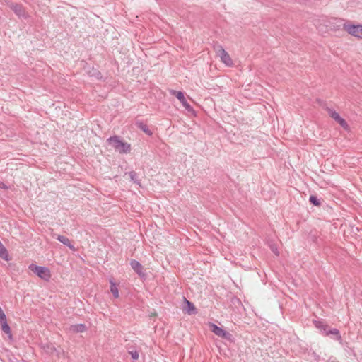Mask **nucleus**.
<instances>
[{
    "instance_id": "obj_1",
    "label": "nucleus",
    "mask_w": 362,
    "mask_h": 362,
    "mask_svg": "<svg viewBox=\"0 0 362 362\" xmlns=\"http://www.w3.org/2000/svg\"><path fill=\"white\" fill-rule=\"evenodd\" d=\"M108 144L119 153H128L131 151V145L122 141L119 136H113L107 139Z\"/></svg>"
},
{
    "instance_id": "obj_26",
    "label": "nucleus",
    "mask_w": 362,
    "mask_h": 362,
    "mask_svg": "<svg viewBox=\"0 0 362 362\" xmlns=\"http://www.w3.org/2000/svg\"><path fill=\"white\" fill-rule=\"evenodd\" d=\"M17 7H18L17 5L13 6V11H15V13H17L18 11V9H17Z\"/></svg>"
},
{
    "instance_id": "obj_18",
    "label": "nucleus",
    "mask_w": 362,
    "mask_h": 362,
    "mask_svg": "<svg viewBox=\"0 0 362 362\" xmlns=\"http://www.w3.org/2000/svg\"><path fill=\"white\" fill-rule=\"evenodd\" d=\"M128 175H129V177L132 182L137 185H140L139 180L138 179V175L134 171H130L128 173Z\"/></svg>"
},
{
    "instance_id": "obj_10",
    "label": "nucleus",
    "mask_w": 362,
    "mask_h": 362,
    "mask_svg": "<svg viewBox=\"0 0 362 362\" xmlns=\"http://www.w3.org/2000/svg\"><path fill=\"white\" fill-rule=\"evenodd\" d=\"M110 291H111L112 294L113 295L115 298H119V290L117 288V285L114 282V281L112 279H110Z\"/></svg>"
},
{
    "instance_id": "obj_17",
    "label": "nucleus",
    "mask_w": 362,
    "mask_h": 362,
    "mask_svg": "<svg viewBox=\"0 0 362 362\" xmlns=\"http://www.w3.org/2000/svg\"><path fill=\"white\" fill-rule=\"evenodd\" d=\"M0 257L6 261H8L10 259L8 252L5 247L0 249Z\"/></svg>"
},
{
    "instance_id": "obj_13",
    "label": "nucleus",
    "mask_w": 362,
    "mask_h": 362,
    "mask_svg": "<svg viewBox=\"0 0 362 362\" xmlns=\"http://www.w3.org/2000/svg\"><path fill=\"white\" fill-rule=\"evenodd\" d=\"M71 329L75 332H83L86 330V326L83 324H77L71 326Z\"/></svg>"
},
{
    "instance_id": "obj_7",
    "label": "nucleus",
    "mask_w": 362,
    "mask_h": 362,
    "mask_svg": "<svg viewBox=\"0 0 362 362\" xmlns=\"http://www.w3.org/2000/svg\"><path fill=\"white\" fill-rule=\"evenodd\" d=\"M0 324L2 332L7 334L10 340H13V334L11 327L7 322L6 316L0 318Z\"/></svg>"
},
{
    "instance_id": "obj_21",
    "label": "nucleus",
    "mask_w": 362,
    "mask_h": 362,
    "mask_svg": "<svg viewBox=\"0 0 362 362\" xmlns=\"http://www.w3.org/2000/svg\"><path fill=\"white\" fill-rule=\"evenodd\" d=\"M129 353L133 361H136L139 358V352L136 350L129 351Z\"/></svg>"
},
{
    "instance_id": "obj_24",
    "label": "nucleus",
    "mask_w": 362,
    "mask_h": 362,
    "mask_svg": "<svg viewBox=\"0 0 362 362\" xmlns=\"http://www.w3.org/2000/svg\"><path fill=\"white\" fill-rule=\"evenodd\" d=\"M6 316L4 312L3 311V310L1 309V308L0 307V318L2 317H4Z\"/></svg>"
},
{
    "instance_id": "obj_8",
    "label": "nucleus",
    "mask_w": 362,
    "mask_h": 362,
    "mask_svg": "<svg viewBox=\"0 0 362 362\" xmlns=\"http://www.w3.org/2000/svg\"><path fill=\"white\" fill-rule=\"evenodd\" d=\"M130 265L133 270L140 276H144V274L143 272V267L141 263L135 259H132L130 262Z\"/></svg>"
},
{
    "instance_id": "obj_20",
    "label": "nucleus",
    "mask_w": 362,
    "mask_h": 362,
    "mask_svg": "<svg viewBox=\"0 0 362 362\" xmlns=\"http://www.w3.org/2000/svg\"><path fill=\"white\" fill-rule=\"evenodd\" d=\"M309 201L314 206H318L320 205V202L316 196L311 195L309 198Z\"/></svg>"
},
{
    "instance_id": "obj_15",
    "label": "nucleus",
    "mask_w": 362,
    "mask_h": 362,
    "mask_svg": "<svg viewBox=\"0 0 362 362\" xmlns=\"http://www.w3.org/2000/svg\"><path fill=\"white\" fill-rule=\"evenodd\" d=\"M313 324L316 328L323 330L324 332H326L327 325H325L323 322L320 320H313Z\"/></svg>"
},
{
    "instance_id": "obj_3",
    "label": "nucleus",
    "mask_w": 362,
    "mask_h": 362,
    "mask_svg": "<svg viewBox=\"0 0 362 362\" xmlns=\"http://www.w3.org/2000/svg\"><path fill=\"white\" fill-rule=\"evenodd\" d=\"M343 28L349 35L356 38L362 39V24L354 25L349 22H345L343 24Z\"/></svg>"
},
{
    "instance_id": "obj_27",
    "label": "nucleus",
    "mask_w": 362,
    "mask_h": 362,
    "mask_svg": "<svg viewBox=\"0 0 362 362\" xmlns=\"http://www.w3.org/2000/svg\"><path fill=\"white\" fill-rule=\"evenodd\" d=\"M4 245L2 244V243L0 241V249L1 248H4Z\"/></svg>"
},
{
    "instance_id": "obj_12",
    "label": "nucleus",
    "mask_w": 362,
    "mask_h": 362,
    "mask_svg": "<svg viewBox=\"0 0 362 362\" xmlns=\"http://www.w3.org/2000/svg\"><path fill=\"white\" fill-rule=\"evenodd\" d=\"M209 326L211 327V332L217 336H219L220 334L223 330V329H222L221 327H218V325H216V324H214V323H211Z\"/></svg>"
},
{
    "instance_id": "obj_11",
    "label": "nucleus",
    "mask_w": 362,
    "mask_h": 362,
    "mask_svg": "<svg viewBox=\"0 0 362 362\" xmlns=\"http://www.w3.org/2000/svg\"><path fill=\"white\" fill-rule=\"evenodd\" d=\"M136 126L142 130L144 132H145L147 135L151 136L152 135V132L149 129L148 127L143 123L142 122H137Z\"/></svg>"
},
{
    "instance_id": "obj_23",
    "label": "nucleus",
    "mask_w": 362,
    "mask_h": 362,
    "mask_svg": "<svg viewBox=\"0 0 362 362\" xmlns=\"http://www.w3.org/2000/svg\"><path fill=\"white\" fill-rule=\"evenodd\" d=\"M8 186L2 182H0V189H8Z\"/></svg>"
},
{
    "instance_id": "obj_22",
    "label": "nucleus",
    "mask_w": 362,
    "mask_h": 362,
    "mask_svg": "<svg viewBox=\"0 0 362 362\" xmlns=\"http://www.w3.org/2000/svg\"><path fill=\"white\" fill-rule=\"evenodd\" d=\"M270 248L272 250V251L276 255L278 256L279 255V251H278V248L276 245H272L270 246Z\"/></svg>"
},
{
    "instance_id": "obj_6",
    "label": "nucleus",
    "mask_w": 362,
    "mask_h": 362,
    "mask_svg": "<svg viewBox=\"0 0 362 362\" xmlns=\"http://www.w3.org/2000/svg\"><path fill=\"white\" fill-rule=\"evenodd\" d=\"M218 56L221 58V62L226 65L227 66H233V61L228 54V53L223 48V47L220 46L218 50Z\"/></svg>"
},
{
    "instance_id": "obj_14",
    "label": "nucleus",
    "mask_w": 362,
    "mask_h": 362,
    "mask_svg": "<svg viewBox=\"0 0 362 362\" xmlns=\"http://www.w3.org/2000/svg\"><path fill=\"white\" fill-rule=\"evenodd\" d=\"M185 300V303H186V308H185L186 311L188 313H194V311L196 310L194 305L192 302L187 300L186 298Z\"/></svg>"
},
{
    "instance_id": "obj_2",
    "label": "nucleus",
    "mask_w": 362,
    "mask_h": 362,
    "mask_svg": "<svg viewBox=\"0 0 362 362\" xmlns=\"http://www.w3.org/2000/svg\"><path fill=\"white\" fill-rule=\"evenodd\" d=\"M29 269L45 281H49L51 277L50 271L46 267L37 266L34 264H31L29 265Z\"/></svg>"
},
{
    "instance_id": "obj_4",
    "label": "nucleus",
    "mask_w": 362,
    "mask_h": 362,
    "mask_svg": "<svg viewBox=\"0 0 362 362\" xmlns=\"http://www.w3.org/2000/svg\"><path fill=\"white\" fill-rule=\"evenodd\" d=\"M170 93L171 95L175 96L181 103L183 107L189 111L192 112L193 111L192 107L189 105V103L187 102V99L185 98L184 95V93L182 91H177L175 90H170Z\"/></svg>"
},
{
    "instance_id": "obj_9",
    "label": "nucleus",
    "mask_w": 362,
    "mask_h": 362,
    "mask_svg": "<svg viewBox=\"0 0 362 362\" xmlns=\"http://www.w3.org/2000/svg\"><path fill=\"white\" fill-rule=\"evenodd\" d=\"M57 240L62 243V244H64V245L69 247L71 250H75L74 245L71 243L69 239L67 237L59 235L57 237Z\"/></svg>"
},
{
    "instance_id": "obj_16",
    "label": "nucleus",
    "mask_w": 362,
    "mask_h": 362,
    "mask_svg": "<svg viewBox=\"0 0 362 362\" xmlns=\"http://www.w3.org/2000/svg\"><path fill=\"white\" fill-rule=\"evenodd\" d=\"M325 332H326V335H329V334L335 335L337 340L341 339L340 332L337 329H335V328L332 329H329V331H326Z\"/></svg>"
},
{
    "instance_id": "obj_25",
    "label": "nucleus",
    "mask_w": 362,
    "mask_h": 362,
    "mask_svg": "<svg viewBox=\"0 0 362 362\" xmlns=\"http://www.w3.org/2000/svg\"><path fill=\"white\" fill-rule=\"evenodd\" d=\"M17 7H18L17 5L13 6V11H15V13H17L18 11V9H17Z\"/></svg>"
},
{
    "instance_id": "obj_19",
    "label": "nucleus",
    "mask_w": 362,
    "mask_h": 362,
    "mask_svg": "<svg viewBox=\"0 0 362 362\" xmlns=\"http://www.w3.org/2000/svg\"><path fill=\"white\" fill-rule=\"evenodd\" d=\"M218 337H220L223 339H225L226 340H228L230 341H231L233 340V335L224 329L223 330V332L220 334V335Z\"/></svg>"
},
{
    "instance_id": "obj_5",
    "label": "nucleus",
    "mask_w": 362,
    "mask_h": 362,
    "mask_svg": "<svg viewBox=\"0 0 362 362\" xmlns=\"http://www.w3.org/2000/svg\"><path fill=\"white\" fill-rule=\"evenodd\" d=\"M327 112L329 115L334 119L337 122H338L344 129H347L349 128V125L346 120L340 117L339 114L337 112L334 110L332 108H327Z\"/></svg>"
}]
</instances>
